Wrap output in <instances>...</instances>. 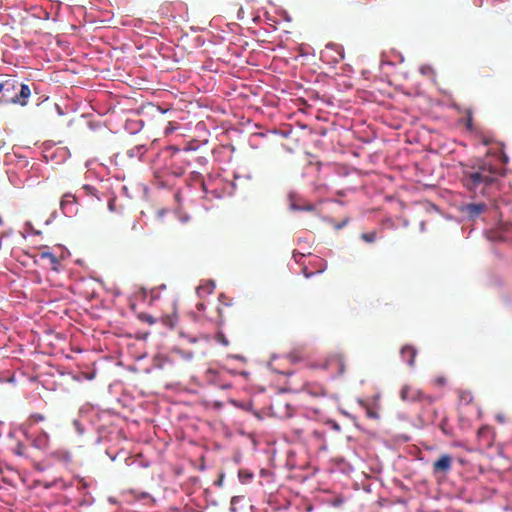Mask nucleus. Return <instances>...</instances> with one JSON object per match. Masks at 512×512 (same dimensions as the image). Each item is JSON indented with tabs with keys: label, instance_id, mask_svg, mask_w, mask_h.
<instances>
[{
	"label": "nucleus",
	"instance_id": "1",
	"mask_svg": "<svg viewBox=\"0 0 512 512\" xmlns=\"http://www.w3.org/2000/svg\"><path fill=\"white\" fill-rule=\"evenodd\" d=\"M500 174V169L484 159L474 165L463 166L461 182L466 189L475 192L490 186Z\"/></svg>",
	"mask_w": 512,
	"mask_h": 512
},
{
	"label": "nucleus",
	"instance_id": "2",
	"mask_svg": "<svg viewBox=\"0 0 512 512\" xmlns=\"http://www.w3.org/2000/svg\"><path fill=\"white\" fill-rule=\"evenodd\" d=\"M14 84L10 90H18L13 96H5V101L11 104L20 105L22 107L28 104V99L31 96L30 86L25 83H20L16 80H11Z\"/></svg>",
	"mask_w": 512,
	"mask_h": 512
},
{
	"label": "nucleus",
	"instance_id": "3",
	"mask_svg": "<svg viewBox=\"0 0 512 512\" xmlns=\"http://www.w3.org/2000/svg\"><path fill=\"white\" fill-rule=\"evenodd\" d=\"M202 187H203V191L206 194L207 198H209V195H211V197H213V198L220 199L224 192L222 178L214 179V178L210 177L206 181L203 182Z\"/></svg>",
	"mask_w": 512,
	"mask_h": 512
},
{
	"label": "nucleus",
	"instance_id": "4",
	"mask_svg": "<svg viewBox=\"0 0 512 512\" xmlns=\"http://www.w3.org/2000/svg\"><path fill=\"white\" fill-rule=\"evenodd\" d=\"M453 457L450 454L444 453L435 460L432 464L433 475L446 476L452 469Z\"/></svg>",
	"mask_w": 512,
	"mask_h": 512
},
{
	"label": "nucleus",
	"instance_id": "5",
	"mask_svg": "<svg viewBox=\"0 0 512 512\" xmlns=\"http://www.w3.org/2000/svg\"><path fill=\"white\" fill-rule=\"evenodd\" d=\"M400 398L401 400L405 402H414V401H420V400H428L429 402H432V398L430 396H425L423 392L412 386V385H404L400 390Z\"/></svg>",
	"mask_w": 512,
	"mask_h": 512
},
{
	"label": "nucleus",
	"instance_id": "6",
	"mask_svg": "<svg viewBox=\"0 0 512 512\" xmlns=\"http://www.w3.org/2000/svg\"><path fill=\"white\" fill-rule=\"evenodd\" d=\"M38 257L43 262L45 267L56 272L60 270L61 258L50 252L47 247L39 251Z\"/></svg>",
	"mask_w": 512,
	"mask_h": 512
},
{
	"label": "nucleus",
	"instance_id": "7",
	"mask_svg": "<svg viewBox=\"0 0 512 512\" xmlns=\"http://www.w3.org/2000/svg\"><path fill=\"white\" fill-rule=\"evenodd\" d=\"M324 368L332 369L337 375H342L345 372L346 362L342 354L333 353L328 356Z\"/></svg>",
	"mask_w": 512,
	"mask_h": 512
},
{
	"label": "nucleus",
	"instance_id": "8",
	"mask_svg": "<svg viewBox=\"0 0 512 512\" xmlns=\"http://www.w3.org/2000/svg\"><path fill=\"white\" fill-rule=\"evenodd\" d=\"M400 355L402 359L407 362V364L411 367L415 364V357L417 355V350L415 347L411 345H405L400 350Z\"/></svg>",
	"mask_w": 512,
	"mask_h": 512
},
{
	"label": "nucleus",
	"instance_id": "9",
	"mask_svg": "<svg viewBox=\"0 0 512 512\" xmlns=\"http://www.w3.org/2000/svg\"><path fill=\"white\" fill-rule=\"evenodd\" d=\"M487 206L484 203H471L465 207V212L471 218L477 217L486 210Z\"/></svg>",
	"mask_w": 512,
	"mask_h": 512
},
{
	"label": "nucleus",
	"instance_id": "10",
	"mask_svg": "<svg viewBox=\"0 0 512 512\" xmlns=\"http://www.w3.org/2000/svg\"><path fill=\"white\" fill-rule=\"evenodd\" d=\"M304 390L315 397H321L325 396L327 394V391L322 385L319 384H313V383H307L304 386Z\"/></svg>",
	"mask_w": 512,
	"mask_h": 512
},
{
	"label": "nucleus",
	"instance_id": "11",
	"mask_svg": "<svg viewBox=\"0 0 512 512\" xmlns=\"http://www.w3.org/2000/svg\"><path fill=\"white\" fill-rule=\"evenodd\" d=\"M290 209L293 211H307V212H316V207L312 203L309 202H297L293 201L290 204Z\"/></svg>",
	"mask_w": 512,
	"mask_h": 512
},
{
	"label": "nucleus",
	"instance_id": "12",
	"mask_svg": "<svg viewBox=\"0 0 512 512\" xmlns=\"http://www.w3.org/2000/svg\"><path fill=\"white\" fill-rule=\"evenodd\" d=\"M175 161L179 162V165H176V163L173 164V170L172 173L176 176H181L185 173L186 167L190 164L189 162L185 161L184 159L180 157H176Z\"/></svg>",
	"mask_w": 512,
	"mask_h": 512
},
{
	"label": "nucleus",
	"instance_id": "13",
	"mask_svg": "<svg viewBox=\"0 0 512 512\" xmlns=\"http://www.w3.org/2000/svg\"><path fill=\"white\" fill-rule=\"evenodd\" d=\"M310 424L309 421H305L303 425H300L298 423H292L291 425V431L294 433V435L301 439L304 435V433L308 430V425Z\"/></svg>",
	"mask_w": 512,
	"mask_h": 512
},
{
	"label": "nucleus",
	"instance_id": "14",
	"mask_svg": "<svg viewBox=\"0 0 512 512\" xmlns=\"http://www.w3.org/2000/svg\"><path fill=\"white\" fill-rule=\"evenodd\" d=\"M48 444H49V436L45 431H42L41 434L37 438H35V440L33 442V445L36 448L43 449V450L48 447Z\"/></svg>",
	"mask_w": 512,
	"mask_h": 512
},
{
	"label": "nucleus",
	"instance_id": "15",
	"mask_svg": "<svg viewBox=\"0 0 512 512\" xmlns=\"http://www.w3.org/2000/svg\"><path fill=\"white\" fill-rule=\"evenodd\" d=\"M76 201V198L74 195H71V194H65L62 199H61V202H60V206H61V209L63 210L64 213H69L71 212L68 207L69 206H72Z\"/></svg>",
	"mask_w": 512,
	"mask_h": 512
},
{
	"label": "nucleus",
	"instance_id": "16",
	"mask_svg": "<svg viewBox=\"0 0 512 512\" xmlns=\"http://www.w3.org/2000/svg\"><path fill=\"white\" fill-rule=\"evenodd\" d=\"M459 400L461 403L468 405L473 401V395L468 390H460L458 393Z\"/></svg>",
	"mask_w": 512,
	"mask_h": 512
},
{
	"label": "nucleus",
	"instance_id": "17",
	"mask_svg": "<svg viewBox=\"0 0 512 512\" xmlns=\"http://www.w3.org/2000/svg\"><path fill=\"white\" fill-rule=\"evenodd\" d=\"M238 478L242 484H246L253 479V473L246 469H241L238 471Z\"/></svg>",
	"mask_w": 512,
	"mask_h": 512
},
{
	"label": "nucleus",
	"instance_id": "18",
	"mask_svg": "<svg viewBox=\"0 0 512 512\" xmlns=\"http://www.w3.org/2000/svg\"><path fill=\"white\" fill-rule=\"evenodd\" d=\"M176 319H177V315H176V312L173 311V313L171 315H165L161 318V321L162 323L169 327V328H174L175 326V323H176Z\"/></svg>",
	"mask_w": 512,
	"mask_h": 512
},
{
	"label": "nucleus",
	"instance_id": "19",
	"mask_svg": "<svg viewBox=\"0 0 512 512\" xmlns=\"http://www.w3.org/2000/svg\"><path fill=\"white\" fill-rule=\"evenodd\" d=\"M13 83L11 80H6L0 83V94H3V97L10 96V88H13Z\"/></svg>",
	"mask_w": 512,
	"mask_h": 512
},
{
	"label": "nucleus",
	"instance_id": "20",
	"mask_svg": "<svg viewBox=\"0 0 512 512\" xmlns=\"http://www.w3.org/2000/svg\"><path fill=\"white\" fill-rule=\"evenodd\" d=\"M45 420V416L43 414H40V413H33L29 416L28 420H27V424L29 426H32L38 422H41V421H44Z\"/></svg>",
	"mask_w": 512,
	"mask_h": 512
},
{
	"label": "nucleus",
	"instance_id": "21",
	"mask_svg": "<svg viewBox=\"0 0 512 512\" xmlns=\"http://www.w3.org/2000/svg\"><path fill=\"white\" fill-rule=\"evenodd\" d=\"M138 318L142 322L148 323L149 325H153L156 323V319L152 315L147 314V313H140L138 315Z\"/></svg>",
	"mask_w": 512,
	"mask_h": 512
},
{
	"label": "nucleus",
	"instance_id": "22",
	"mask_svg": "<svg viewBox=\"0 0 512 512\" xmlns=\"http://www.w3.org/2000/svg\"><path fill=\"white\" fill-rule=\"evenodd\" d=\"M361 239L367 243H372L376 240V232L362 233Z\"/></svg>",
	"mask_w": 512,
	"mask_h": 512
},
{
	"label": "nucleus",
	"instance_id": "23",
	"mask_svg": "<svg viewBox=\"0 0 512 512\" xmlns=\"http://www.w3.org/2000/svg\"><path fill=\"white\" fill-rule=\"evenodd\" d=\"M366 416L371 419H378L379 415L376 411H374L370 406L365 405L364 406Z\"/></svg>",
	"mask_w": 512,
	"mask_h": 512
},
{
	"label": "nucleus",
	"instance_id": "24",
	"mask_svg": "<svg viewBox=\"0 0 512 512\" xmlns=\"http://www.w3.org/2000/svg\"><path fill=\"white\" fill-rule=\"evenodd\" d=\"M213 289H214V284L210 283L207 285L200 286L198 291H199V293H201V292L211 293L213 291Z\"/></svg>",
	"mask_w": 512,
	"mask_h": 512
},
{
	"label": "nucleus",
	"instance_id": "25",
	"mask_svg": "<svg viewBox=\"0 0 512 512\" xmlns=\"http://www.w3.org/2000/svg\"><path fill=\"white\" fill-rule=\"evenodd\" d=\"M83 189H84V190L87 192V194H89V195H93V196H95V195H96L95 193H96V191H97V190H96L94 187H92V186L85 185V186L83 187Z\"/></svg>",
	"mask_w": 512,
	"mask_h": 512
},
{
	"label": "nucleus",
	"instance_id": "26",
	"mask_svg": "<svg viewBox=\"0 0 512 512\" xmlns=\"http://www.w3.org/2000/svg\"><path fill=\"white\" fill-rule=\"evenodd\" d=\"M446 426H447V422L444 420V421H442V422H441V424H440V429L442 430V432H443L444 434L449 435L450 433H449V431L447 430Z\"/></svg>",
	"mask_w": 512,
	"mask_h": 512
},
{
	"label": "nucleus",
	"instance_id": "27",
	"mask_svg": "<svg viewBox=\"0 0 512 512\" xmlns=\"http://www.w3.org/2000/svg\"><path fill=\"white\" fill-rule=\"evenodd\" d=\"M435 383L437 385L442 386V385H444L446 383V379L444 377H439V378L435 379Z\"/></svg>",
	"mask_w": 512,
	"mask_h": 512
},
{
	"label": "nucleus",
	"instance_id": "28",
	"mask_svg": "<svg viewBox=\"0 0 512 512\" xmlns=\"http://www.w3.org/2000/svg\"><path fill=\"white\" fill-rule=\"evenodd\" d=\"M302 272L305 275V277H307V278L311 277L314 274L313 272H308L307 267H303Z\"/></svg>",
	"mask_w": 512,
	"mask_h": 512
},
{
	"label": "nucleus",
	"instance_id": "29",
	"mask_svg": "<svg viewBox=\"0 0 512 512\" xmlns=\"http://www.w3.org/2000/svg\"><path fill=\"white\" fill-rule=\"evenodd\" d=\"M284 406H285V407L287 408V410H288V411L284 414V416H286V417H290V416L292 415V409H291L290 405L286 403Z\"/></svg>",
	"mask_w": 512,
	"mask_h": 512
},
{
	"label": "nucleus",
	"instance_id": "30",
	"mask_svg": "<svg viewBox=\"0 0 512 512\" xmlns=\"http://www.w3.org/2000/svg\"><path fill=\"white\" fill-rule=\"evenodd\" d=\"M501 161H502L504 164H507V163H508L509 158H508V156H507L505 153H501Z\"/></svg>",
	"mask_w": 512,
	"mask_h": 512
},
{
	"label": "nucleus",
	"instance_id": "31",
	"mask_svg": "<svg viewBox=\"0 0 512 512\" xmlns=\"http://www.w3.org/2000/svg\"><path fill=\"white\" fill-rule=\"evenodd\" d=\"M313 436H315L317 439L321 440L322 439V433L318 432V431H313L312 432Z\"/></svg>",
	"mask_w": 512,
	"mask_h": 512
},
{
	"label": "nucleus",
	"instance_id": "32",
	"mask_svg": "<svg viewBox=\"0 0 512 512\" xmlns=\"http://www.w3.org/2000/svg\"><path fill=\"white\" fill-rule=\"evenodd\" d=\"M235 501H236V498L234 497V498L231 500V510H232V511H235V506H234Z\"/></svg>",
	"mask_w": 512,
	"mask_h": 512
},
{
	"label": "nucleus",
	"instance_id": "33",
	"mask_svg": "<svg viewBox=\"0 0 512 512\" xmlns=\"http://www.w3.org/2000/svg\"><path fill=\"white\" fill-rule=\"evenodd\" d=\"M223 479H224V474L221 473V474H219L217 482L220 484L223 481Z\"/></svg>",
	"mask_w": 512,
	"mask_h": 512
},
{
	"label": "nucleus",
	"instance_id": "34",
	"mask_svg": "<svg viewBox=\"0 0 512 512\" xmlns=\"http://www.w3.org/2000/svg\"><path fill=\"white\" fill-rule=\"evenodd\" d=\"M225 84L228 85L229 87H232L233 91L236 90L235 86L233 84L228 83L227 80L225 81Z\"/></svg>",
	"mask_w": 512,
	"mask_h": 512
},
{
	"label": "nucleus",
	"instance_id": "35",
	"mask_svg": "<svg viewBox=\"0 0 512 512\" xmlns=\"http://www.w3.org/2000/svg\"><path fill=\"white\" fill-rule=\"evenodd\" d=\"M242 12H243V11H242V8H240V9H239V11H238V18H239V19H242V18H243V17L241 16V13H242Z\"/></svg>",
	"mask_w": 512,
	"mask_h": 512
},
{
	"label": "nucleus",
	"instance_id": "36",
	"mask_svg": "<svg viewBox=\"0 0 512 512\" xmlns=\"http://www.w3.org/2000/svg\"><path fill=\"white\" fill-rule=\"evenodd\" d=\"M230 403L234 406H237V402L235 400H230Z\"/></svg>",
	"mask_w": 512,
	"mask_h": 512
},
{
	"label": "nucleus",
	"instance_id": "37",
	"mask_svg": "<svg viewBox=\"0 0 512 512\" xmlns=\"http://www.w3.org/2000/svg\"><path fill=\"white\" fill-rule=\"evenodd\" d=\"M219 339H220L222 342H224V338H223V335H222L221 333L219 334Z\"/></svg>",
	"mask_w": 512,
	"mask_h": 512
},
{
	"label": "nucleus",
	"instance_id": "38",
	"mask_svg": "<svg viewBox=\"0 0 512 512\" xmlns=\"http://www.w3.org/2000/svg\"><path fill=\"white\" fill-rule=\"evenodd\" d=\"M240 461V457L239 456H236L235 457V462L238 463Z\"/></svg>",
	"mask_w": 512,
	"mask_h": 512
},
{
	"label": "nucleus",
	"instance_id": "39",
	"mask_svg": "<svg viewBox=\"0 0 512 512\" xmlns=\"http://www.w3.org/2000/svg\"><path fill=\"white\" fill-rule=\"evenodd\" d=\"M17 90H10V96H13Z\"/></svg>",
	"mask_w": 512,
	"mask_h": 512
},
{
	"label": "nucleus",
	"instance_id": "40",
	"mask_svg": "<svg viewBox=\"0 0 512 512\" xmlns=\"http://www.w3.org/2000/svg\"><path fill=\"white\" fill-rule=\"evenodd\" d=\"M339 58H340V60H342V59L344 58V54H343V53H340V54H339Z\"/></svg>",
	"mask_w": 512,
	"mask_h": 512
},
{
	"label": "nucleus",
	"instance_id": "41",
	"mask_svg": "<svg viewBox=\"0 0 512 512\" xmlns=\"http://www.w3.org/2000/svg\"><path fill=\"white\" fill-rule=\"evenodd\" d=\"M239 374H241V375H247V373H246V372H244V371L239 372Z\"/></svg>",
	"mask_w": 512,
	"mask_h": 512
}]
</instances>
